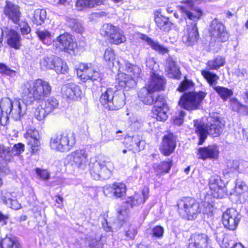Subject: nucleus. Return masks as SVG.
Returning <instances> with one entry per match:
<instances>
[{
  "instance_id": "nucleus-1",
  "label": "nucleus",
  "mask_w": 248,
  "mask_h": 248,
  "mask_svg": "<svg viewBox=\"0 0 248 248\" xmlns=\"http://www.w3.org/2000/svg\"><path fill=\"white\" fill-rule=\"evenodd\" d=\"M51 87L46 81L38 78L25 82L21 87V96L25 105L40 101L50 95Z\"/></svg>"
},
{
  "instance_id": "nucleus-2",
  "label": "nucleus",
  "mask_w": 248,
  "mask_h": 248,
  "mask_svg": "<svg viewBox=\"0 0 248 248\" xmlns=\"http://www.w3.org/2000/svg\"><path fill=\"white\" fill-rule=\"evenodd\" d=\"M139 97L141 101L146 105H154L152 109L153 116L160 121H164L167 118V107L164 97L160 94L154 96V93L146 87L140 89Z\"/></svg>"
},
{
  "instance_id": "nucleus-3",
  "label": "nucleus",
  "mask_w": 248,
  "mask_h": 248,
  "mask_svg": "<svg viewBox=\"0 0 248 248\" xmlns=\"http://www.w3.org/2000/svg\"><path fill=\"white\" fill-rule=\"evenodd\" d=\"M194 126L195 132L199 137V145H202L207 137L208 134L216 137L218 136L222 132L224 128V124L222 123L219 119L217 118L213 124L210 125L205 124L198 120H194Z\"/></svg>"
},
{
  "instance_id": "nucleus-4",
  "label": "nucleus",
  "mask_w": 248,
  "mask_h": 248,
  "mask_svg": "<svg viewBox=\"0 0 248 248\" xmlns=\"http://www.w3.org/2000/svg\"><path fill=\"white\" fill-rule=\"evenodd\" d=\"M113 169L114 165L110 158L103 156L90 165V172L94 180H106L110 177Z\"/></svg>"
},
{
  "instance_id": "nucleus-5",
  "label": "nucleus",
  "mask_w": 248,
  "mask_h": 248,
  "mask_svg": "<svg viewBox=\"0 0 248 248\" xmlns=\"http://www.w3.org/2000/svg\"><path fill=\"white\" fill-rule=\"evenodd\" d=\"M76 141L75 134L70 130L65 131L60 135H55L51 137L50 146L53 150L67 152L73 147Z\"/></svg>"
},
{
  "instance_id": "nucleus-6",
  "label": "nucleus",
  "mask_w": 248,
  "mask_h": 248,
  "mask_svg": "<svg viewBox=\"0 0 248 248\" xmlns=\"http://www.w3.org/2000/svg\"><path fill=\"white\" fill-rule=\"evenodd\" d=\"M124 98L123 92H114L109 88L102 94L100 102L104 108L108 110H117L124 106Z\"/></svg>"
},
{
  "instance_id": "nucleus-7",
  "label": "nucleus",
  "mask_w": 248,
  "mask_h": 248,
  "mask_svg": "<svg viewBox=\"0 0 248 248\" xmlns=\"http://www.w3.org/2000/svg\"><path fill=\"white\" fill-rule=\"evenodd\" d=\"M177 205L179 214L183 217H187L189 220L196 218L200 212L199 203L190 197H184L180 199Z\"/></svg>"
},
{
  "instance_id": "nucleus-8",
  "label": "nucleus",
  "mask_w": 248,
  "mask_h": 248,
  "mask_svg": "<svg viewBox=\"0 0 248 248\" xmlns=\"http://www.w3.org/2000/svg\"><path fill=\"white\" fill-rule=\"evenodd\" d=\"M206 95V93L202 92L198 93L189 91L184 93L181 97L178 105L181 107L187 110L198 109Z\"/></svg>"
},
{
  "instance_id": "nucleus-9",
  "label": "nucleus",
  "mask_w": 248,
  "mask_h": 248,
  "mask_svg": "<svg viewBox=\"0 0 248 248\" xmlns=\"http://www.w3.org/2000/svg\"><path fill=\"white\" fill-rule=\"evenodd\" d=\"M53 46L59 51L70 53L77 47V44L71 34L64 33L53 40Z\"/></svg>"
},
{
  "instance_id": "nucleus-10",
  "label": "nucleus",
  "mask_w": 248,
  "mask_h": 248,
  "mask_svg": "<svg viewBox=\"0 0 248 248\" xmlns=\"http://www.w3.org/2000/svg\"><path fill=\"white\" fill-rule=\"evenodd\" d=\"M128 210L125 207H122L118 210V218L108 223L106 219L102 222V226L106 232H114L120 229L122 226H126L128 218Z\"/></svg>"
},
{
  "instance_id": "nucleus-11",
  "label": "nucleus",
  "mask_w": 248,
  "mask_h": 248,
  "mask_svg": "<svg viewBox=\"0 0 248 248\" xmlns=\"http://www.w3.org/2000/svg\"><path fill=\"white\" fill-rule=\"evenodd\" d=\"M88 154L84 149L71 152L67 156L68 163L74 168L84 170L88 163Z\"/></svg>"
},
{
  "instance_id": "nucleus-12",
  "label": "nucleus",
  "mask_w": 248,
  "mask_h": 248,
  "mask_svg": "<svg viewBox=\"0 0 248 248\" xmlns=\"http://www.w3.org/2000/svg\"><path fill=\"white\" fill-rule=\"evenodd\" d=\"M241 218L240 214L234 208H229L222 214V222L224 227L229 230L236 229Z\"/></svg>"
},
{
  "instance_id": "nucleus-13",
  "label": "nucleus",
  "mask_w": 248,
  "mask_h": 248,
  "mask_svg": "<svg viewBox=\"0 0 248 248\" xmlns=\"http://www.w3.org/2000/svg\"><path fill=\"white\" fill-rule=\"evenodd\" d=\"M209 31L212 39L217 43L226 42L229 36L224 25L217 19L211 22Z\"/></svg>"
},
{
  "instance_id": "nucleus-14",
  "label": "nucleus",
  "mask_w": 248,
  "mask_h": 248,
  "mask_svg": "<svg viewBox=\"0 0 248 248\" xmlns=\"http://www.w3.org/2000/svg\"><path fill=\"white\" fill-rule=\"evenodd\" d=\"M78 78H101L103 76L98 67L92 63H80L75 68Z\"/></svg>"
},
{
  "instance_id": "nucleus-15",
  "label": "nucleus",
  "mask_w": 248,
  "mask_h": 248,
  "mask_svg": "<svg viewBox=\"0 0 248 248\" xmlns=\"http://www.w3.org/2000/svg\"><path fill=\"white\" fill-rule=\"evenodd\" d=\"M208 185L214 198H222L226 195L225 184L219 176H212L209 179Z\"/></svg>"
},
{
  "instance_id": "nucleus-16",
  "label": "nucleus",
  "mask_w": 248,
  "mask_h": 248,
  "mask_svg": "<svg viewBox=\"0 0 248 248\" xmlns=\"http://www.w3.org/2000/svg\"><path fill=\"white\" fill-rule=\"evenodd\" d=\"M118 65V76L119 78L127 76L128 78H140L141 72V69L136 65L133 64L127 61H124V68L120 65L119 62H116Z\"/></svg>"
},
{
  "instance_id": "nucleus-17",
  "label": "nucleus",
  "mask_w": 248,
  "mask_h": 248,
  "mask_svg": "<svg viewBox=\"0 0 248 248\" xmlns=\"http://www.w3.org/2000/svg\"><path fill=\"white\" fill-rule=\"evenodd\" d=\"M4 14L14 24H18L22 16L20 7L12 2L6 1L4 8Z\"/></svg>"
},
{
  "instance_id": "nucleus-18",
  "label": "nucleus",
  "mask_w": 248,
  "mask_h": 248,
  "mask_svg": "<svg viewBox=\"0 0 248 248\" xmlns=\"http://www.w3.org/2000/svg\"><path fill=\"white\" fill-rule=\"evenodd\" d=\"M61 93L63 97L71 100H78L81 95L79 86L73 83L63 85L61 88Z\"/></svg>"
},
{
  "instance_id": "nucleus-19",
  "label": "nucleus",
  "mask_w": 248,
  "mask_h": 248,
  "mask_svg": "<svg viewBox=\"0 0 248 248\" xmlns=\"http://www.w3.org/2000/svg\"><path fill=\"white\" fill-rule=\"evenodd\" d=\"M176 137L172 133L164 136L160 147L161 153L165 156L170 155L176 147Z\"/></svg>"
},
{
  "instance_id": "nucleus-20",
  "label": "nucleus",
  "mask_w": 248,
  "mask_h": 248,
  "mask_svg": "<svg viewBox=\"0 0 248 248\" xmlns=\"http://www.w3.org/2000/svg\"><path fill=\"white\" fill-rule=\"evenodd\" d=\"M199 33L197 28V23L187 24L186 33L182 37L183 42L187 46H192L199 38Z\"/></svg>"
},
{
  "instance_id": "nucleus-21",
  "label": "nucleus",
  "mask_w": 248,
  "mask_h": 248,
  "mask_svg": "<svg viewBox=\"0 0 248 248\" xmlns=\"http://www.w3.org/2000/svg\"><path fill=\"white\" fill-rule=\"evenodd\" d=\"M24 137L28 140V144L30 146L32 154L36 153L39 150L40 144L38 131L34 128H30L24 134Z\"/></svg>"
},
{
  "instance_id": "nucleus-22",
  "label": "nucleus",
  "mask_w": 248,
  "mask_h": 248,
  "mask_svg": "<svg viewBox=\"0 0 248 248\" xmlns=\"http://www.w3.org/2000/svg\"><path fill=\"white\" fill-rule=\"evenodd\" d=\"M13 101L9 98H3L0 103V124L5 125L7 124L9 120V115L11 113V107Z\"/></svg>"
},
{
  "instance_id": "nucleus-23",
  "label": "nucleus",
  "mask_w": 248,
  "mask_h": 248,
  "mask_svg": "<svg viewBox=\"0 0 248 248\" xmlns=\"http://www.w3.org/2000/svg\"><path fill=\"white\" fill-rule=\"evenodd\" d=\"M218 148L215 144L204 147H200L198 150V157L202 160H205L208 158H216L218 156Z\"/></svg>"
},
{
  "instance_id": "nucleus-24",
  "label": "nucleus",
  "mask_w": 248,
  "mask_h": 248,
  "mask_svg": "<svg viewBox=\"0 0 248 248\" xmlns=\"http://www.w3.org/2000/svg\"><path fill=\"white\" fill-rule=\"evenodd\" d=\"M208 237L206 234H193L189 239L187 248H204L208 242Z\"/></svg>"
},
{
  "instance_id": "nucleus-25",
  "label": "nucleus",
  "mask_w": 248,
  "mask_h": 248,
  "mask_svg": "<svg viewBox=\"0 0 248 248\" xmlns=\"http://www.w3.org/2000/svg\"><path fill=\"white\" fill-rule=\"evenodd\" d=\"M149 191L148 189H143L141 193H135L134 195L128 197L126 203L131 207L138 206L143 203L148 198Z\"/></svg>"
},
{
  "instance_id": "nucleus-26",
  "label": "nucleus",
  "mask_w": 248,
  "mask_h": 248,
  "mask_svg": "<svg viewBox=\"0 0 248 248\" xmlns=\"http://www.w3.org/2000/svg\"><path fill=\"white\" fill-rule=\"evenodd\" d=\"M12 193L6 190L0 192V199L3 203L14 210H18L21 207L20 203L15 198Z\"/></svg>"
},
{
  "instance_id": "nucleus-27",
  "label": "nucleus",
  "mask_w": 248,
  "mask_h": 248,
  "mask_svg": "<svg viewBox=\"0 0 248 248\" xmlns=\"http://www.w3.org/2000/svg\"><path fill=\"white\" fill-rule=\"evenodd\" d=\"M165 68L168 78H180L179 68L171 57H169L166 59Z\"/></svg>"
},
{
  "instance_id": "nucleus-28",
  "label": "nucleus",
  "mask_w": 248,
  "mask_h": 248,
  "mask_svg": "<svg viewBox=\"0 0 248 248\" xmlns=\"http://www.w3.org/2000/svg\"><path fill=\"white\" fill-rule=\"evenodd\" d=\"M193 3L191 1L190 2L189 5L191 7L189 9L187 10L186 8H183V10L186 18L192 21L191 23H197V21L202 16L203 13L200 9L196 7H194Z\"/></svg>"
},
{
  "instance_id": "nucleus-29",
  "label": "nucleus",
  "mask_w": 248,
  "mask_h": 248,
  "mask_svg": "<svg viewBox=\"0 0 248 248\" xmlns=\"http://www.w3.org/2000/svg\"><path fill=\"white\" fill-rule=\"evenodd\" d=\"M7 44L12 48L19 49L21 46L20 34L14 30H9L7 32Z\"/></svg>"
},
{
  "instance_id": "nucleus-30",
  "label": "nucleus",
  "mask_w": 248,
  "mask_h": 248,
  "mask_svg": "<svg viewBox=\"0 0 248 248\" xmlns=\"http://www.w3.org/2000/svg\"><path fill=\"white\" fill-rule=\"evenodd\" d=\"M146 86L147 89L154 93L164 89L166 81L164 78H148Z\"/></svg>"
},
{
  "instance_id": "nucleus-31",
  "label": "nucleus",
  "mask_w": 248,
  "mask_h": 248,
  "mask_svg": "<svg viewBox=\"0 0 248 248\" xmlns=\"http://www.w3.org/2000/svg\"><path fill=\"white\" fill-rule=\"evenodd\" d=\"M239 162L237 160H228L223 171L224 175L228 177L236 175L239 172Z\"/></svg>"
},
{
  "instance_id": "nucleus-32",
  "label": "nucleus",
  "mask_w": 248,
  "mask_h": 248,
  "mask_svg": "<svg viewBox=\"0 0 248 248\" xmlns=\"http://www.w3.org/2000/svg\"><path fill=\"white\" fill-rule=\"evenodd\" d=\"M26 109L25 105L22 104L19 100H15L13 102L10 115L14 119L17 120L25 114Z\"/></svg>"
},
{
  "instance_id": "nucleus-33",
  "label": "nucleus",
  "mask_w": 248,
  "mask_h": 248,
  "mask_svg": "<svg viewBox=\"0 0 248 248\" xmlns=\"http://www.w3.org/2000/svg\"><path fill=\"white\" fill-rule=\"evenodd\" d=\"M140 38L144 41L151 48L160 53L165 54L168 52V49L159 45L157 42H155L151 38L143 34L140 35Z\"/></svg>"
},
{
  "instance_id": "nucleus-34",
  "label": "nucleus",
  "mask_w": 248,
  "mask_h": 248,
  "mask_svg": "<svg viewBox=\"0 0 248 248\" xmlns=\"http://www.w3.org/2000/svg\"><path fill=\"white\" fill-rule=\"evenodd\" d=\"M105 0H77L76 7L81 11L84 8H93L104 3Z\"/></svg>"
},
{
  "instance_id": "nucleus-35",
  "label": "nucleus",
  "mask_w": 248,
  "mask_h": 248,
  "mask_svg": "<svg viewBox=\"0 0 248 248\" xmlns=\"http://www.w3.org/2000/svg\"><path fill=\"white\" fill-rule=\"evenodd\" d=\"M141 137L139 135H134L132 137H128L126 139V144L129 143L128 147L130 150H133L134 152H139L141 148L140 144L141 142Z\"/></svg>"
},
{
  "instance_id": "nucleus-36",
  "label": "nucleus",
  "mask_w": 248,
  "mask_h": 248,
  "mask_svg": "<svg viewBox=\"0 0 248 248\" xmlns=\"http://www.w3.org/2000/svg\"><path fill=\"white\" fill-rule=\"evenodd\" d=\"M155 21L157 27L161 30L168 31L171 28V23L169 18L162 15L155 16Z\"/></svg>"
},
{
  "instance_id": "nucleus-37",
  "label": "nucleus",
  "mask_w": 248,
  "mask_h": 248,
  "mask_svg": "<svg viewBox=\"0 0 248 248\" xmlns=\"http://www.w3.org/2000/svg\"><path fill=\"white\" fill-rule=\"evenodd\" d=\"M46 18V12L44 9H36L34 11L32 21L37 25H41Z\"/></svg>"
},
{
  "instance_id": "nucleus-38",
  "label": "nucleus",
  "mask_w": 248,
  "mask_h": 248,
  "mask_svg": "<svg viewBox=\"0 0 248 248\" xmlns=\"http://www.w3.org/2000/svg\"><path fill=\"white\" fill-rule=\"evenodd\" d=\"M57 56L50 55L45 56L40 61V65L42 69H53Z\"/></svg>"
},
{
  "instance_id": "nucleus-39",
  "label": "nucleus",
  "mask_w": 248,
  "mask_h": 248,
  "mask_svg": "<svg viewBox=\"0 0 248 248\" xmlns=\"http://www.w3.org/2000/svg\"><path fill=\"white\" fill-rule=\"evenodd\" d=\"M56 59L53 69L57 74H65L67 72L68 68L66 62L58 56Z\"/></svg>"
},
{
  "instance_id": "nucleus-40",
  "label": "nucleus",
  "mask_w": 248,
  "mask_h": 248,
  "mask_svg": "<svg viewBox=\"0 0 248 248\" xmlns=\"http://www.w3.org/2000/svg\"><path fill=\"white\" fill-rule=\"evenodd\" d=\"M110 43L118 45L125 41V37L123 35V31L118 28L109 38Z\"/></svg>"
},
{
  "instance_id": "nucleus-41",
  "label": "nucleus",
  "mask_w": 248,
  "mask_h": 248,
  "mask_svg": "<svg viewBox=\"0 0 248 248\" xmlns=\"http://www.w3.org/2000/svg\"><path fill=\"white\" fill-rule=\"evenodd\" d=\"M18 242L14 238L6 237L1 239L0 247L1 248H18Z\"/></svg>"
},
{
  "instance_id": "nucleus-42",
  "label": "nucleus",
  "mask_w": 248,
  "mask_h": 248,
  "mask_svg": "<svg viewBox=\"0 0 248 248\" xmlns=\"http://www.w3.org/2000/svg\"><path fill=\"white\" fill-rule=\"evenodd\" d=\"M36 34L39 40L44 44L48 45L51 43V33L46 30H38Z\"/></svg>"
},
{
  "instance_id": "nucleus-43",
  "label": "nucleus",
  "mask_w": 248,
  "mask_h": 248,
  "mask_svg": "<svg viewBox=\"0 0 248 248\" xmlns=\"http://www.w3.org/2000/svg\"><path fill=\"white\" fill-rule=\"evenodd\" d=\"M113 196L115 198H121L124 196L126 194V186L121 183L114 184Z\"/></svg>"
},
{
  "instance_id": "nucleus-44",
  "label": "nucleus",
  "mask_w": 248,
  "mask_h": 248,
  "mask_svg": "<svg viewBox=\"0 0 248 248\" xmlns=\"http://www.w3.org/2000/svg\"><path fill=\"white\" fill-rule=\"evenodd\" d=\"M59 106L58 100L54 97H51L45 102L44 108L46 111L50 113Z\"/></svg>"
},
{
  "instance_id": "nucleus-45",
  "label": "nucleus",
  "mask_w": 248,
  "mask_h": 248,
  "mask_svg": "<svg viewBox=\"0 0 248 248\" xmlns=\"http://www.w3.org/2000/svg\"><path fill=\"white\" fill-rule=\"evenodd\" d=\"M118 27L113 26L110 23L104 24L100 30V32L102 35L109 38L114 32H115Z\"/></svg>"
},
{
  "instance_id": "nucleus-46",
  "label": "nucleus",
  "mask_w": 248,
  "mask_h": 248,
  "mask_svg": "<svg viewBox=\"0 0 248 248\" xmlns=\"http://www.w3.org/2000/svg\"><path fill=\"white\" fill-rule=\"evenodd\" d=\"M194 89V84L192 80L188 78H184V79L180 83L177 90L183 92L186 91H192Z\"/></svg>"
},
{
  "instance_id": "nucleus-47",
  "label": "nucleus",
  "mask_w": 248,
  "mask_h": 248,
  "mask_svg": "<svg viewBox=\"0 0 248 248\" xmlns=\"http://www.w3.org/2000/svg\"><path fill=\"white\" fill-rule=\"evenodd\" d=\"M104 59L109 66H114L115 55L112 48L108 47L106 49L104 55Z\"/></svg>"
},
{
  "instance_id": "nucleus-48",
  "label": "nucleus",
  "mask_w": 248,
  "mask_h": 248,
  "mask_svg": "<svg viewBox=\"0 0 248 248\" xmlns=\"http://www.w3.org/2000/svg\"><path fill=\"white\" fill-rule=\"evenodd\" d=\"M215 90L224 101H226L233 94V92L228 88L221 86L215 87Z\"/></svg>"
},
{
  "instance_id": "nucleus-49",
  "label": "nucleus",
  "mask_w": 248,
  "mask_h": 248,
  "mask_svg": "<svg viewBox=\"0 0 248 248\" xmlns=\"http://www.w3.org/2000/svg\"><path fill=\"white\" fill-rule=\"evenodd\" d=\"M225 63L224 59L221 56H217L215 59L207 62V65L211 69H217L223 66Z\"/></svg>"
},
{
  "instance_id": "nucleus-50",
  "label": "nucleus",
  "mask_w": 248,
  "mask_h": 248,
  "mask_svg": "<svg viewBox=\"0 0 248 248\" xmlns=\"http://www.w3.org/2000/svg\"><path fill=\"white\" fill-rule=\"evenodd\" d=\"M67 22L68 26L73 31L78 33H81L83 31V28L81 24L77 19L69 18Z\"/></svg>"
},
{
  "instance_id": "nucleus-51",
  "label": "nucleus",
  "mask_w": 248,
  "mask_h": 248,
  "mask_svg": "<svg viewBox=\"0 0 248 248\" xmlns=\"http://www.w3.org/2000/svg\"><path fill=\"white\" fill-rule=\"evenodd\" d=\"M11 159L12 155L10 154V148L0 144V161H10Z\"/></svg>"
},
{
  "instance_id": "nucleus-52",
  "label": "nucleus",
  "mask_w": 248,
  "mask_h": 248,
  "mask_svg": "<svg viewBox=\"0 0 248 248\" xmlns=\"http://www.w3.org/2000/svg\"><path fill=\"white\" fill-rule=\"evenodd\" d=\"M125 227H127L128 228L127 229L124 230V234L126 237V239L132 240L134 239L137 233V231L136 228L128 222L127 225L125 226Z\"/></svg>"
},
{
  "instance_id": "nucleus-53",
  "label": "nucleus",
  "mask_w": 248,
  "mask_h": 248,
  "mask_svg": "<svg viewBox=\"0 0 248 248\" xmlns=\"http://www.w3.org/2000/svg\"><path fill=\"white\" fill-rule=\"evenodd\" d=\"M171 161H163L156 166L155 169L158 173L168 172L172 166Z\"/></svg>"
},
{
  "instance_id": "nucleus-54",
  "label": "nucleus",
  "mask_w": 248,
  "mask_h": 248,
  "mask_svg": "<svg viewBox=\"0 0 248 248\" xmlns=\"http://www.w3.org/2000/svg\"><path fill=\"white\" fill-rule=\"evenodd\" d=\"M89 248H103V243L101 241V235H96L94 238H92L90 241Z\"/></svg>"
},
{
  "instance_id": "nucleus-55",
  "label": "nucleus",
  "mask_w": 248,
  "mask_h": 248,
  "mask_svg": "<svg viewBox=\"0 0 248 248\" xmlns=\"http://www.w3.org/2000/svg\"><path fill=\"white\" fill-rule=\"evenodd\" d=\"M0 73L3 76L15 77L16 76V72L11 69L6 64L0 63Z\"/></svg>"
},
{
  "instance_id": "nucleus-56",
  "label": "nucleus",
  "mask_w": 248,
  "mask_h": 248,
  "mask_svg": "<svg viewBox=\"0 0 248 248\" xmlns=\"http://www.w3.org/2000/svg\"><path fill=\"white\" fill-rule=\"evenodd\" d=\"M48 114L44 107H38L34 112V116L38 121L43 120Z\"/></svg>"
},
{
  "instance_id": "nucleus-57",
  "label": "nucleus",
  "mask_w": 248,
  "mask_h": 248,
  "mask_svg": "<svg viewBox=\"0 0 248 248\" xmlns=\"http://www.w3.org/2000/svg\"><path fill=\"white\" fill-rule=\"evenodd\" d=\"M24 150V145L22 143L15 144L11 150H10V154L12 155V158L13 155H19L22 152H23Z\"/></svg>"
},
{
  "instance_id": "nucleus-58",
  "label": "nucleus",
  "mask_w": 248,
  "mask_h": 248,
  "mask_svg": "<svg viewBox=\"0 0 248 248\" xmlns=\"http://www.w3.org/2000/svg\"><path fill=\"white\" fill-rule=\"evenodd\" d=\"M20 28V30L22 35L29 34L31 31V28L28 23L25 20L19 22L17 24Z\"/></svg>"
},
{
  "instance_id": "nucleus-59",
  "label": "nucleus",
  "mask_w": 248,
  "mask_h": 248,
  "mask_svg": "<svg viewBox=\"0 0 248 248\" xmlns=\"http://www.w3.org/2000/svg\"><path fill=\"white\" fill-rule=\"evenodd\" d=\"M186 115V113L184 111L181 110L178 113L176 114L175 116L173 119V122L174 124L180 125L184 121V118Z\"/></svg>"
},
{
  "instance_id": "nucleus-60",
  "label": "nucleus",
  "mask_w": 248,
  "mask_h": 248,
  "mask_svg": "<svg viewBox=\"0 0 248 248\" xmlns=\"http://www.w3.org/2000/svg\"><path fill=\"white\" fill-rule=\"evenodd\" d=\"M248 187L246 184L241 181L237 180L235 185V192L239 195L247 190Z\"/></svg>"
},
{
  "instance_id": "nucleus-61",
  "label": "nucleus",
  "mask_w": 248,
  "mask_h": 248,
  "mask_svg": "<svg viewBox=\"0 0 248 248\" xmlns=\"http://www.w3.org/2000/svg\"><path fill=\"white\" fill-rule=\"evenodd\" d=\"M35 172L37 175L42 180L46 181L49 179L50 174L46 170L37 168L35 169Z\"/></svg>"
},
{
  "instance_id": "nucleus-62",
  "label": "nucleus",
  "mask_w": 248,
  "mask_h": 248,
  "mask_svg": "<svg viewBox=\"0 0 248 248\" xmlns=\"http://www.w3.org/2000/svg\"><path fill=\"white\" fill-rule=\"evenodd\" d=\"M164 234V229L160 226H157L154 227L152 230L153 236L160 238H161Z\"/></svg>"
},
{
  "instance_id": "nucleus-63",
  "label": "nucleus",
  "mask_w": 248,
  "mask_h": 248,
  "mask_svg": "<svg viewBox=\"0 0 248 248\" xmlns=\"http://www.w3.org/2000/svg\"><path fill=\"white\" fill-rule=\"evenodd\" d=\"M4 160L0 161V175H6L9 173L10 170L6 165V162Z\"/></svg>"
},
{
  "instance_id": "nucleus-64",
  "label": "nucleus",
  "mask_w": 248,
  "mask_h": 248,
  "mask_svg": "<svg viewBox=\"0 0 248 248\" xmlns=\"http://www.w3.org/2000/svg\"><path fill=\"white\" fill-rule=\"evenodd\" d=\"M114 184L112 186L107 185L103 188V192L105 195L108 197L113 196Z\"/></svg>"
}]
</instances>
